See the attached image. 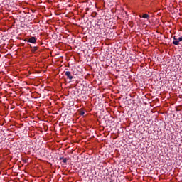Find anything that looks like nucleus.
<instances>
[{
    "label": "nucleus",
    "mask_w": 182,
    "mask_h": 182,
    "mask_svg": "<svg viewBox=\"0 0 182 182\" xmlns=\"http://www.w3.org/2000/svg\"><path fill=\"white\" fill-rule=\"evenodd\" d=\"M25 42H28L29 43H36V37H31L28 38H26Z\"/></svg>",
    "instance_id": "obj_1"
},
{
    "label": "nucleus",
    "mask_w": 182,
    "mask_h": 182,
    "mask_svg": "<svg viewBox=\"0 0 182 182\" xmlns=\"http://www.w3.org/2000/svg\"><path fill=\"white\" fill-rule=\"evenodd\" d=\"M65 75L70 80H72V79H73V76H72V73H70V71H66Z\"/></svg>",
    "instance_id": "obj_2"
},
{
    "label": "nucleus",
    "mask_w": 182,
    "mask_h": 182,
    "mask_svg": "<svg viewBox=\"0 0 182 182\" xmlns=\"http://www.w3.org/2000/svg\"><path fill=\"white\" fill-rule=\"evenodd\" d=\"M31 50L33 53H36V51L38 50V46H34V47H32L31 46Z\"/></svg>",
    "instance_id": "obj_3"
},
{
    "label": "nucleus",
    "mask_w": 182,
    "mask_h": 182,
    "mask_svg": "<svg viewBox=\"0 0 182 182\" xmlns=\"http://www.w3.org/2000/svg\"><path fill=\"white\" fill-rule=\"evenodd\" d=\"M179 42H178V38H176V36L173 37V44L178 46L179 45Z\"/></svg>",
    "instance_id": "obj_4"
},
{
    "label": "nucleus",
    "mask_w": 182,
    "mask_h": 182,
    "mask_svg": "<svg viewBox=\"0 0 182 182\" xmlns=\"http://www.w3.org/2000/svg\"><path fill=\"white\" fill-rule=\"evenodd\" d=\"M141 18H144V19H149V18H150V16H149V14H144Z\"/></svg>",
    "instance_id": "obj_5"
},
{
    "label": "nucleus",
    "mask_w": 182,
    "mask_h": 182,
    "mask_svg": "<svg viewBox=\"0 0 182 182\" xmlns=\"http://www.w3.org/2000/svg\"><path fill=\"white\" fill-rule=\"evenodd\" d=\"M63 159V163H66L68 161V159L66 158H60V159L62 160Z\"/></svg>",
    "instance_id": "obj_6"
},
{
    "label": "nucleus",
    "mask_w": 182,
    "mask_h": 182,
    "mask_svg": "<svg viewBox=\"0 0 182 182\" xmlns=\"http://www.w3.org/2000/svg\"><path fill=\"white\" fill-rule=\"evenodd\" d=\"M80 114L81 116H83V115L85 114V112L81 111L80 113Z\"/></svg>",
    "instance_id": "obj_7"
}]
</instances>
